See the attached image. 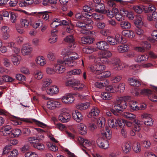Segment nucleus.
<instances>
[{
    "mask_svg": "<svg viewBox=\"0 0 157 157\" xmlns=\"http://www.w3.org/2000/svg\"><path fill=\"white\" fill-rule=\"evenodd\" d=\"M57 40V36L56 34H54L53 33L48 39L49 42L51 44L55 43Z\"/></svg>",
    "mask_w": 157,
    "mask_h": 157,
    "instance_id": "55",
    "label": "nucleus"
},
{
    "mask_svg": "<svg viewBox=\"0 0 157 157\" xmlns=\"http://www.w3.org/2000/svg\"><path fill=\"white\" fill-rule=\"evenodd\" d=\"M107 42L110 45H112L117 44V41L114 37L108 36L107 38Z\"/></svg>",
    "mask_w": 157,
    "mask_h": 157,
    "instance_id": "50",
    "label": "nucleus"
},
{
    "mask_svg": "<svg viewBox=\"0 0 157 157\" xmlns=\"http://www.w3.org/2000/svg\"><path fill=\"white\" fill-rule=\"evenodd\" d=\"M135 23L136 25H140L143 24L142 21V18L141 15H139L137 17L135 21Z\"/></svg>",
    "mask_w": 157,
    "mask_h": 157,
    "instance_id": "62",
    "label": "nucleus"
},
{
    "mask_svg": "<svg viewBox=\"0 0 157 157\" xmlns=\"http://www.w3.org/2000/svg\"><path fill=\"white\" fill-rule=\"evenodd\" d=\"M123 115L125 118L129 120L133 119L136 118V116L135 115L129 112H124Z\"/></svg>",
    "mask_w": 157,
    "mask_h": 157,
    "instance_id": "53",
    "label": "nucleus"
},
{
    "mask_svg": "<svg viewBox=\"0 0 157 157\" xmlns=\"http://www.w3.org/2000/svg\"><path fill=\"white\" fill-rule=\"evenodd\" d=\"M97 144L100 148L105 149L108 148L109 146V143L107 140H104L98 139L97 141Z\"/></svg>",
    "mask_w": 157,
    "mask_h": 157,
    "instance_id": "20",
    "label": "nucleus"
},
{
    "mask_svg": "<svg viewBox=\"0 0 157 157\" xmlns=\"http://www.w3.org/2000/svg\"><path fill=\"white\" fill-rule=\"evenodd\" d=\"M2 79L4 81L7 82H12L14 80L12 77L8 75L2 76Z\"/></svg>",
    "mask_w": 157,
    "mask_h": 157,
    "instance_id": "60",
    "label": "nucleus"
},
{
    "mask_svg": "<svg viewBox=\"0 0 157 157\" xmlns=\"http://www.w3.org/2000/svg\"><path fill=\"white\" fill-rule=\"evenodd\" d=\"M121 78V76L117 75L112 77L111 78V81L112 83H117L120 81Z\"/></svg>",
    "mask_w": 157,
    "mask_h": 157,
    "instance_id": "59",
    "label": "nucleus"
},
{
    "mask_svg": "<svg viewBox=\"0 0 157 157\" xmlns=\"http://www.w3.org/2000/svg\"><path fill=\"white\" fill-rule=\"evenodd\" d=\"M83 51L86 53L90 54L97 51V49L93 47L89 46L87 48H84L83 49Z\"/></svg>",
    "mask_w": 157,
    "mask_h": 157,
    "instance_id": "45",
    "label": "nucleus"
},
{
    "mask_svg": "<svg viewBox=\"0 0 157 157\" xmlns=\"http://www.w3.org/2000/svg\"><path fill=\"white\" fill-rule=\"evenodd\" d=\"M71 115L67 113H63L59 117V120L62 122L65 123L69 121L71 119Z\"/></svg>",
    "mask_w": 157,
    "mask_h": 157,
    "instance_id": "10",
    "label": "nucleus"
},
{
    "mask_svg": "<svg viewBox=\"0 0 157 157\" xmlns=\"http://www.w3.org/2000/svg\"><path fill=\"white\" fill-rule=\"evenodd\" d=\"M101 136L104 138L109 140L111 138V133L108 128L105 127V128L102 129L101 130Z\"/></svg>",
    "mask_w": 157,
    "mask_h": 157,
    "instance_id": "17",
    "label": "nucleus"
},
{
    "mask_svg": "<svg viewBox=\"0 0 157 157\" xmlns=\"http://www.w3.org/2000/svg\"><path fill=\"white\" fill-rule=\"evenodd\" d=\"M109 64H112L113 69L116 71L121 70L126 67V65L121 62L120 59L118 58L112 59Z\"/></svg>",
    "mask_w": 157,
    "mask_h": 157,
    "instance_id": "3",
    "label": "nucleus"
},
{
    "mask_svg": "<svg viewBox=\"0 0 157 157\" xmlns=\"http://www.w3.org/2000/svg\"><path fill=\"white\" fill-rule=\"evenodd\" d=\"M18 151L16 149H13V150L10 151L7 154V157H15L18 155Z\"/></svg>",
    "mask_w": 157,
    "mask_h": 157,
    "instance_id": "54",
    "label": "nucleus"
},
{
    "mask_svg": "<svg viewBox=\"0 0 157 157\" xmlns=\"http://www.w3.org/2000/svg\"><path fill=\"white\" fill-rule=\"evenodd\" d=\"M52 81L51 79L47 78L42 80V86L44 87H47L51 85Z\"/></svg>",
    "mask_w": 157,
    "mask_h": 157,
    "instance_id": "44",
    "label": "nucleus"
},
{
    "mask_svg": "<svg viewBox=\"0 0 157 157\" xmlns=\"http://www.w3.org/2000/svg\"><path fill=\"white\" fill-rule=\"evenodd\" d=\"M95 64H101L100 61L103 64H106L109 63V59L106 57H105L101 59L100 58H95L94 60Z\"/></svg>",
    "mask_w": 157,
    "mask_h": 157,
    "instance_id": "43",
    "label": "nucleus"
},
{
    "mask_svg": "<svg viewBox=\"0 0 157 157\" xmlns=\"http://www.w3.org/2000/svg\"><path fill=\"white\" fill-rule=\"evenodd\" d=\"M54 124L55 125L56 128L60 131H63L66 128V127L64 124L60 123H58L56 124L54 122Z\"/></svg>",
    "mask_w": 157,
    "mask_h": 157,
    "instance_id": "61",
    "label": "nucleus"
},
{
    "mask_svg": "<svg viewBox=\"0 0 157 157\" xmlns=\"http://www.w3.org/2000/svg\"><path fill=\"white\" fill-rule=\"evenodd\" d=\"M64 61L61 60H58L57 63L55 64L54 67L56 72L58 74L62 73L65 71L66 69L63 64Z\"/></svg>",
    "mask_w": 157,
    "mask_h": 157,
    "instance_id": "5",
    "label": "nucleus"
},
{
    "mask_svg": "<svg viewBox=\"0 0 157 157\" xmlns=\"http://www.w3.org/2000/svg\"><path fill=\"white\" fill-rule=\"evenodd\" d=\"M21 130L19 129H15L11 130V136L13 137H17L21 134Z\"/></svg>",
    "mask_w": 157,
    "mask_h": 157,
    "instance_id": "52",
    "label": "nucleus"
},
{
    "mask_svg": "<svg viewBox=\"0 0 157 157\" xmlns=\"http://www.w3.org/2000/svg\"><path fill=\"white\" fill-rule=\"evenodd\" d=\"M63 61H64L65 64L69 67L73 66L75 64V60H72L69 57Z\"/></svg>",
    "mask_w": 157,
    "mask_h": 157,
    "instance_id": "48",
    "label": "nucleus"
},
{
    "mask_svg": "<svg viewBox=\"0 0 157 157\" xmlns=\"http://www.w3.org/2000/svg\"><path fill=\"white\" fill-rule=\"evenodd\" d=\"M20 57L17 54H13L12 55L11 59L13 64L15 65H18L20 63Z\"/></svg>",
    "mask_w": 157,
    "mask_h": 157,
    "instance_id": "37",
    "label": "nucleus"
},
{
    "mask_svg": "<svg viewBox=\"0 0 157 157\" xmlns=\"http://www.w3.org/2000/svg\"><path fill=\"white\" fill-rule=\"evenodd\" d=\"M73 88L75 90L81 91L83 88L87 89V86L84 84L81 83L79 81L75 80Z\"/></svg>",
    "mask_w": 157,
    "mask_h": 157,
    "instance_id": "11",
    "label": "nucleus"
},
{
    "mask_svg": "<svg viewBox=\"0 0 157 157\" xmlns=\"http://www.w3.org/2000/svg\"><path fill=\"white\" fill-rule=\"evenodd\" d=\"M25 157H38V155L34 152H28L25 154Z\"/></svg>",
    "mask_w": 157,
    "mask_h": 157,
    "instance_id": "64",
    "label": "nucleus"
},
{
    "mask_svg": "<svg viewBox=\"0 0 157 157\" xmlns=\"http://www.w3.org/2000/svg\"><path fill=\"white\" fill-rule=\"evenodd\" d=\"M48 149L53 151H56L58 150V147L55 144L50 142H48L47 144Z\"/></svg>",
    "mask_w": 157,
    "mask_h": 157,
    "instance_id": "51",
    "label": "nucleus"
},
{
    "mask_svg": "<svg viewBox=\"0 0 157 157\" xmlns=\"http://www.w3.org/2000/svg\"><path fill=\"white\" fill-rule=\"evenodd\" d=\"M43 25V23L42 21L41 20H38L35 21L33 24V28L37 29L39 27H42Z\"/></svg>",
    "mask_w": 157,
    "mask_h": 157,
    "instance_id": "57",
    "label": "nucleus"
},
{
    "mask_svg": "<svg viewBox=\"0 0 157 157\" xmlns=\"http://www.w3.org/2000/svg\"><path fill=\"white\" fill-rule=\"evenodd\" d=\"M129 98L128 96H124L117 98L116 103L114 105V107L117 111H122L126 108L127 105L126 101L128 100Z\"/></svg>",
    "mask_w": 157,
    "mask_h": 157,
    "instance_id": "2",
    "label": "nucleus"
},
{
    "mask_svg": "<svg viewBox=\"0 0 157 157\" xmlns=\"http://www.w3.org/2000/svg\"><path fill=\"white\" fill-rule=\"evenodd\" d=\"M90 103L86 102L78 104L76 106V107L77 109L80 110H83L87 109L90 107Z\"/></svg>",
    "mask_w": 157,
    "mask_h": 157,
    "instance_id": "28",
    "label": "nucleus"
},
{
    "mask_svg": "<svg viewBox=\"0 0 157 157\" xmlns=\"http://www.w3.org/2000/svg\"><path fill=\"white\" fill-rule=\"evenodd\" d=\"M112 95L109 92H104L101 93V97L104 100H109L112 98Z\"/></svg>",
    "mask_w": 157,
    "mask_h": 157,
    "instance_id": "41",
    "label": "nucleus"
},
{
    "mask_svg": "<svg viewBox=\"0 0 157 157\" xmlns=\"http://www.w3.org/2000/svg\"><path fill=\"white\" fill-rule=\"evenodd\" d=\"M76 44L74 43L73 44V45H70L69 47L63 49L61 52V54L64 57L70 55L73 49L76 47Z\"/></svg>",
    "mask_w": 157,
    "mask_h": 157,
    "instance_id": "8",
    "label": "nucleus"
},
{
    "mask_svg": "<svg viewBox=\"0 0 157 157\" xmlns=\"http://www.w3.org/2000/svg\"><path fill=\"white\" fill-rule=\"evenodd\" d=\"M151 36L152 39L150 40L152 43L155 41H157V30H153L151 33Z\"/></svg>",
    "mask_w": 157,
    "mask_h": 157,
    "instance_id": "58",
    "label": "nucleus"
},
{
    "mask_svg": "<svg viewBox=\"0 0 157 157\" xmlns=\"http://www.w3.org/2000/svg\"><path fill=\"white\" fill-rule=\"evenodd\" d=\"M109 84V82L107 80H105L102 81H98L94 83V86L95 87L102 89L108 85Z\"/></svg>",
    "mask_w": 157,
    "mask_h": 157,
    "instance_id": "21",
    "label": "nucleus"
},
{
    "mask_svg": "<svg viewBox=\"0 0 157 157\" xmlns=\"http://www.w3.org/2000/svg\"><path fill=\"white\" fill-rule=\"evenodd\" d=\"M106 67L101 64H94L89 66L90 71L95 74V77L101 79V77L108 78L111 75L109 71L103 72Z\"/></svg>",
    "mask_w": 157,
    "mask_h": 157,
    "instance_id": "1",
    "label": "nucleus"
},
{
    "mask_svg": "<svg viewBox=\"0 0 157 157\" xmlns=\"http://www.w3.org/2000/svg\"><path fill=\"white\" fill-rule=\"evenodd\" d=\"M90 20V19H86L85 22H82L80 21H78L76 23V27L81 29H84L85 28H88V26L89 25V24L87 23V20Z\"/></svg>",
    "mask_w": 157,
    "mask_h": 157,
    "instance_id": "40",
    "label": "nucleus"
},
{
    "mask_svg": "<svg viewBox=\"0 0 157 157\" xmlns=\"http://www.w3.org/2000/svg\"><path fill=\"white\" fill-rule=\"evenodd\" d=\"M121 13L128 17L129 19H132L134 17V15L131 12H129L125 9L121 10Z\"/></svg>",
    "mask_w": 157,
    "mask_h": 157,
    "instance_id": "42",
    "label": "nucleus"
},
{
    "mask_svg": "<svg viewBox=\"0 0 157 157\" xmlns=\"http://www.w3.org/2000/svg\"><path fill=\"white\" fill-rule=\"evenodd\" d=\"M47 57V58L50 61H53L56 59L55 53L49 51L48 52Z\"/></svg>",
    "mask_w": 157,
    "mask_h": 157,
    "instance_id": "56",
    "label": "nucleus"
},
{
    "mask_svg": "<svg viewBox=\"0 0 157 157\" xmlns=\"http://www.w3.org/2000/svg\"><path fill=\"white\" fill-rule=\"evenodd\" d=\"M28 141L32 146L39 150H43L45 148L43 144L39 143L37 141L35 142L31 141Z\"/></svg>",
    "mask_w": 157,
    "mask_h": 157,
    "instance_id": "16",
    "label": "nucleus"
},
{
    "mask_svg": "<svg viewBox=\"0 0 157 157\" xmlns=\"http://www.w3.org/2000/svg\"><path fill=\"white\" fill-rule=\"evenodd\" d=\"M117 119L111 118L109 119L108 124L110 127L117 129Z\"/></svg>",
    "mask_w": 157,
    "mask_h": 157,
    "instance_id": "26",
    "label": "nucleus"
},
{
    "mask_svg": "<svg viewBox=\"0 0 157 157\" xmlns=\"http://www.w3.org/2000/svg\"><path fill=\"white\" fill-rule=\"evenodd\" d=\"M120 25L123 29H128L131 27V24L127 21H121Z\"/></svg>",
    "mask_w": 157,
    "mask_h": 157,
    "instance_id": "46",
    "label": "nucleus"
},
{
    "mask_svg": "<svg viewBox=\"0 0 157 157\" xmlns=\"http://www.w3.org/2000/svg\"><path fill=\"white\" fill-rule=\"evenodd\" d=\"M105 120L103 117H100L98 121V127L100 128L104 127L105 125Z\"/></svg>",
    "mask_w": 157,
    "mask_h": 157,
    "instance_id": "49",
    "label": "nucleus"
},
{
    "mask_svg": "<svg viewBox=\"0 0 157 157\" xmlns=\"http://www.w3.org/2000/svg\"><path fill=\"white\" fill-rule=\"evenodd\" d=\"M33 75L36 79L40 80L43 78V74L41 71L37 70L34 71Z\"/></svg>",
    "mask_w": 157,
    "mask_h": 157,
    "instance_id": "35",
    "label": "nucleus"
},
{
    "mask_svg": "<svg viewBox=\"0 0 157 157\" xmlns=\"http://www.w3.org/2000/svg\"><path fill=\"white\" fill-rule=\"evenodd\" d=\"M60 20L59 18H54L51 24V26L52 28H55L60 25Z\"/></svg>",
    "mask_w": 157,
    "mask_h": 157,
    "instance_id": "47",
    "label": "nucleus"
},
{
    "mask_svg": "<svg viewBox=\"0 0 157 157\" xmlns=\"http://www.w3.org/2000/svg\"><path fill=\"white\" fill-rule=\"evenodd\" d=\"M129 106L131 109L133 110H137L139 109L138 103L135 101H131L129 104Z\"/></svg>",
    "mask_w": 157,
    "mask_h": 157,
    "instance_id": "39",
    "label": "nucleus"
},
{
    "mask_svg": "<svg viewBox=\"0 0 157 157\" xmlns=\"http://www.w3.org/2000/svg\"><path fill=\"white\" fill-rule=\"evenodd\" d=\"M59 91L58 88L56 86H53L49 88H48L46 90V92L48 94L53 95L55 94H57Z\"/></svg>",
    "mask_w": 157,
    "mask_h": 157,
    "instance_id": "23",
    "label": "nucleus"
},
{
    "mask_svg": "<svg viewBox=\"0 0 157 157\" xmlns=\"http://www.w3.org/2000/svg\"><path fill=\"white\" fill-rule=\"evenodd\" d=\"M33 49L31 45L28 44L23 45L21 52L23 56L30 55L32 52Z\"/></svg>",
    "mask_w": 157,
    "mask_h": 157,
    "instance_id": "6",
    "label": "nucleus"
},
{
    "mask_svg": "<svg viewBox=\"0 0 157 157\" xmlns=\"http://www.w3.org/2000/svg\"><path fill=\"white\" fill-rule=\"evenodd\" d=\"M34 129L36 130L38 133L36 135V136H32L28 138V141L35 142L36 141H40L43 140L44 139V134L45 132L40 128H35Z\"/></svg>",
    "mask_w": 157,
    "mask_h": 157,
    "instance_id": "4",
    "label": "nucleus"
},
{
    "mask_svg": "<svg viewBox=\"0 0 157 157\" xmlns=\"http://www.w3.org/2000/svg\"><path fill=\"white\" fill-rule=\"evenodd\" d=\"M72 116L73 118L78 122H80L83 120L82 114L78 110L73 111L72 113Z\"/></svg>",
    "mask_w": 157,
    "mask_h": 157,
    "instance_id": "13",
    "label": "nucleus"
},
{
    "mask_svg": "<svg viewBox=\"0 0 157 157\" xmlns=\"http://www.w3.org/2000/svg\"><path fill=\"white\" fill-rule=\"evenodd\" d=\"M122 34L125 36L132 38L135 36L134 32L130 30H124L122 31Z\"/></svg>",
    "mask_w": 157,
    "mask_h": 157,
    "instance_id": "27",
    "label": "nucleus"
},
{
    "mask_svg": "<svg viewBox=\"0 0 157 157\" xmlns=\"http://www.w3.org/2000/svg\"><path fill=\"white\" fill-rule=\"evenodd\" d=\"M88 16H90V15L88 14L87 13H84V12L81 14L79 13H76L75 14V18L79 20H85L88 17Z\"/></svg>",
    "mask_w": 157,
    "mask_h": 157,
    "instance_id": "38",
    "label": "nucleus"
},
{
    "mask_svg": "<svg viewBox=\"0 0 157 157\" xmlns=\"http://www.w3.org/2000/svg\"><path fill=\"white\" fill-rule=\"evenodd\" d=\"M129 47L127 44H122L117 47V50L120 53L125 52L129 50Z\"/></svg>",
    "mask_w": 157,
    "mask_h": 157,
    "instance_id": "33",
    "label": "nucleus"
},
{
    "mask_svg": "<svg viewBox=\"0 0 157 157\" xmlns=\"http://www.w3.org/2000/svg\"><path fill=\"white\" fill-rule=\"evenodd\" d=\"M20 22L21 25L25 28H27L29 26V21L26 19H21L20 21Z\"/></svg>",
    "mask_w": 157,
    "mask_h": 157,
    "instance_id": "63",
    "label": "nucleus"
},
{
    "mask_svg": "<svg viewBox=\"0 0 157 157\" xmlns=\"http://www.w3.org/2000/svg\"><path fill=\"white\" fill-rule=\"evenodd\" d=\"M87 23L89 24V25L88 26V28H85L84 29H82L81 30V32L83 34H86L88 33V30L92 29L93 26L92 24H93V21L91 20H87Z\"/></svg>",
    "mask_w": 157,
    "mask_h": 157,
    "instance_id": "29",
    "label": "nucleus"
},
{
    "mask_svg": "<svg viewBox=\"0 0 157 157\" xmlns=\"http://www.w3.org/2000/svg\"><path fill=\"white\" fill-rule=\"evenodd\" d=\"M132 149L136 153H139L141 151V145L138 142H134L132 145Z\"/></svg>",
    "mask_w": 157,
    "mask_h": 157,
    "instance_id": "30",
    "label": "nucleus"
},
{
    "mask_svg": "<svg viewBox=\"0 0 157 157\" xmlns=\"http://www.w3.org/2000/svg\"><path fill=\"white\" fill-rule=\"evenodd\" d=\"M75 100L73 95L71 94H67L63 96L61 98L62 102L67 104L73 103L75 101Z\"/></svg>",
    "mask_w": 157,
    "mask_h": 157,
    "instance_id": "7",
    "label": "nucleus"
},
{
    "mask_svg": "<svg viewBox=\"0 0 157 157\" xmlns=\"http://www.w3.org/2000/svg\"><path fill=\"white\" fill-rule=\"evenodd\" d=\"M128 81L130 85L133 86H139L141 85V83L139 81L132 78H129Z\"/></svg>",
    "mask_w": 157,
    "mask_h": 157,
    "instance_id": "32",
    "label": "nucleus"
},
{
    "mask_svg": "<svg viewBox=\"0 0 157 157\" xmlns=\"http://www.w3.org/2000/svg\"><path fill=\"white\" fill-rule=\"evenodd\" d=\"M106 86V90L111 93H115L119 91L118 87L117 86L110 85Z\"/></svg>",
    "mask_w": 157,
    "mask_h": 157,
    "instance_id": "31",
    "label": "nucleus"
},
{
    "mask_svg": "<svg viewBox=\"0 0 157 157\" xmlns=\"http://www.w3.org/2000/svg\"><path fill=\"white\" fill-rule=\"evenodd\" d=\"M97 48L100 50H105L108 48L109 46L105 41H101L97 42L96 44Z\"/></svg>",
    "mask_w": 157,
    "mask_h": 157,
    "instance_id": "18",
    "label": "nucleus"
},
{
    "mask_svg": "<svg viewBox=\"0 0 157 157\" xmlns=\"http://www.w3.org/2000/svg\"><path fill=\"white\" fill-rule=\"evenodd\" d=\"M12 127L9 125H5L1 127L0 129L1 134L2 135L7 136L11 133Z\"/></svg>",
    "mask_w": 157,
    "mask_h": 157,
    "instance_id": "12",
    "label": "nucleus"
},
{
    "mask_svg": "<svg viewBox=\"0 0 157 157\" xmlns=\"http://www.w3.org/2000/svg\"><path fill=\"white\" fill-rule=\"evenodd\" d=\"M131 144L129 141H126L124 142L122 145V149L123 151L125 153H128L131 151Z\"/></svg>",
    "mask_w": 157,
    "mask_h": 157,
    "instance_id": "15",
    "label": "nucleus"
},
{
    "mask_svg": "<svg viewBox=\"0 0 157 157\" xmlns=\"http://www.w3.org/2000/svg\"><path fill=\"white\" fill-rule=\"evenodd\" d=\"M93 9L96 12L100 13H104L106 12V10H105L104 5L102 3L93 6Z\"/></svg>",
    "mask_w": 157,
    "mask_h": 157,
    "instance_id": "19",
    "label": "nucleus"
},
{
    "mask_svg": "<svg viewBox=\"0 0 157 157\" xmlns=\"http://www.w3.org/2000/svg\"><path fill=\"white\" fill-rule=\"evenodd\" d=\"M36 62L37 64L40 66H44L47 63L46 59L43 56L37 57L36 59Z\"/></svg>",
    "mask_w": 157,
    "mask_h": 157,
    "instance_id": "25",
    "label": "nucleus"
},
{
    "mask_svg": "<svg viewBox=\"0 0 157 157\" xmlns=\"http://www.w3.org/2000/svg\"><path fill=\"white\" fill-rule=\"evenodd\" d=\"M100 113L99 109L96 107H93L91 110L89 115L91 117L97 116Z\"/></svg>",
    "mask_w": 157,
    "mask_h": 157,
    "instance_id": "34",
    "label": "nucleus"
},
{
    "mask_svg": "<svg viewBox=\"0 0 157 157\" xmlns=\"http://www.w3.org/2000/svg\"><path fill=\"white\" fill-rule=\"evenodd\" d=\"M94 39L90 36L84 37L82 38L81 41L83 44H90L94 41Z\"/></svg>",
    "mask_w": 157,
    "mask_h": 157,
    "instance_id": "36",
    "label": "nucleus"
},
{
    "mask_svg": "<svg viewBox=\"0 0 157 157\" xmlns=\"http://www.w3.org/2000/svg\"><path fill=\"white\" fill-rule=\"evenodd\" d=\"M78 140L80 144L82 145H86L87 146H90L92 145V141L87 139L79 137L78 138Z\"/></svg>",
    "mask_w": 157,
    "mask_h": 157,
    "instance_id": "22",
    "label": "nucleus"
},
{
    "mask_svg": "<svg viewBox=\"0 0 157 157\" xmlns=\"http://www.w3.org/2000/svg\"><path fill=\"white\" fill-rule=\"evenodd\" d=\"M77 127L80 134L82 135H85L87 133V129L86 126L85 124L81 123L78 125Z\"/></svg>",
    "mask_w": 157,
    "mask_h": 157,
    "instance_id": "24",
    "label": "nucleus"
},
{
    "mask_svg": "<svg viewBox=\"0 0 157 157\" xmlns=\"http://www.w3.org/2000/svg\"><path fill=\"white\" fill-rule=\"evenodd\" d=\"M60 105V102L53 100H50L47 101L46 105L48 108L50 109H53L59 107Z\"/></svg>",
    "mask_w": 157,
    "mask_h": 157,
    "instance_id": "9",
    "label": "nucleus"
},
{
    "mask_svg": "<svg viewBox=\"0 0 157 157\" xmlns=\"http://www.w3.org/2000/svg\"><path fill=\"white\" fill-rule=\"evenodd\" d=\"M149 56L147 55H140L136 56L135 58V61L137 63H142L147 61Z\"/></svg>",
    "mask_w": 157,
    "mask_h": 157,
    "instance_id": "14",
    "label": "nucleus"
}]
</instances>
